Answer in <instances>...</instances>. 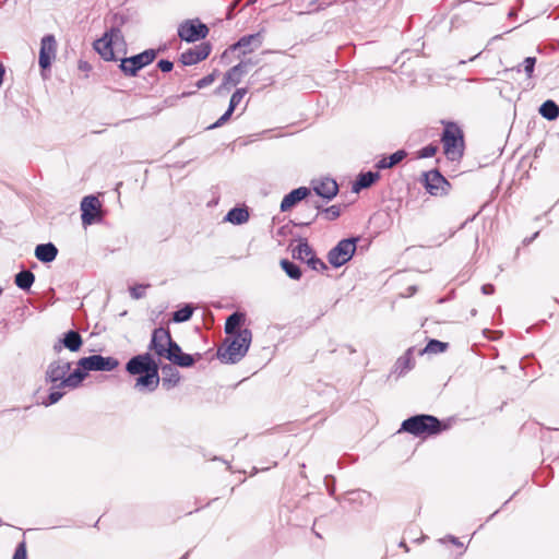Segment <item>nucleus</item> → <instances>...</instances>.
Here are the masks:
<instances>
[{
  "mask_svg": "<svg viewBox=\"0 0 559 559\" xmlns=\"http://www.w3.org/2000/svg\"><path fill=\"white\" fill-rule=\"evenodd\" d=\"M358 238L352 237L342 239L328 252V261L333 267H341L346 264L356 252Z\"/></svg>",
  "mask_w": 559,
  "mask_h": 559,
  "instance_id": "obj_5",
  "label": "nucleus"
},
{
  "mask_svg": "<svg viewBox=\"0 0 559 559\" xmlns=\"http://www.w3.org/2000/svg\"><path fill=\"white\" fill-rule=\"evenodd\" d=\"M450 540L457 547H463V544L454 536H450Z\"/></svg>",
  "mask_w": 559,
  "mask_h": 559,
  "instance_id": "obj_55",
  "label": "nucleus"
},
{
  "mask_svg": "<svg viewBox=\"0 0 559 559\" xmlns=\"http://www.w3.org/2000/svg\"><path fill=\"white\" fill-rule=\"evenodd\" d=\"M281 266L284 270V272L287 274L288 277H290L292 280H296V281L300 280L302 273H301L299 265H297L296 263H294L289 260L283 259L281 261Z\"/></svg>",
  "mask_w": 559,
  "mask_h": 559,
  "instance_id": "obj_32",
  "label": "nucleus"
},
{
  "mask_svg": "<svg viewBox=\"0 0 559 559\" xmlns=\"http://www.w3.org/2000/svg\"><path fill=\"white\" fill-rule=\"evenodd\" d=\"M293 258L301 261H306L309 255L313 252L312 248L309 246L307 239H300L299 243L293 248Z\"/></svg>",
  "mask_w": 559,
  "mask_h": 559,
  "instance_id": "obj_31",
  "label": "nucleus"
},
{
  "mask_svg": "<svg viewBox=\"0 0 559 559\" xmlns=\"http://www.w3.org/2000/svg\"><path fill=\"white\" fill-rule=\"evenodd\" d=\"M441 142L444 154L449 159L455 160L462 157L464 150V139L461 128L454 122L445 123L442 132Z\"/></svg>",
  "mask_w": 559,
  "mask_h": 559,
  "instance_id": "obj_4",
  "label": "nucleus"
},
{
  "mask_svg": "<svg viewBox=\"0 0 559 559\" xmlns=\"http://www.w3.org/2000/svg\"><path fill=\"white\" fill-rule=\"evenodd\" d=\"M448 348V343H443L438 340H430L424 349L419 350V354H439L443 353Z\"/></svg>",
  "mask_w": 559,
  "mask_h": 559,
  "instance_id": "obj_34",
  "label": "nucleus"
},
{
  "mask_svg": "<svg viewBox=\"0 0 559 559\" xmlns=\"http://www.w3.org/2000/svg\"><path fill=\"white\" fill-rule=\"evenodd\" d=\"M423 177L425 188L431 195H438L444 190L445 186H450L448 180L437 169L424 173Z\"/></svg>",
  "mask_w": 559,
  "mask_h": 559,
  "instance_id": "obj_12",
  "label": "nucleus"
},
{
  "mask_svg": "<svg viewBox=\"0 0 559 559\" xmlns=\"http://www.w3.org/2000/svg\"><path fill=\"white\" fill-rule=\"evenodd\" d=\"M35 282V275L29 270H22L14 277L15 285L23 290H29Z\"/></svg>",
  "mask_w": 559,
  "mask_h": 559,
  "instance_id": "obj_28",
  "label": "nucleus"
},
{
  "mask_svg": "<svg viewBox=\"0 0 559 559\" xmlns=\"http://www.w3.org/2000/svg\"><path fill=\"white\" fill-rule=\"evenodd\" d=\"M145 288H146V286H144V285H138V286L131 287L130 288L131 297L134 299H140V298L144 297Z\"/></svg>",
  "mask_w": 559,
  "mask_h": 559,
  "instance_id": "obj_48",
  "label": "nucleus"
},
{
  "mask_svg": "<svg viewBox=\"0 0 559 559\" xmlns=\"http://www.w3.org/2000/svg\"><path fill=\"white\" fill-rule=\"evenodd\" d=\"M445 429L437 417L432 415H415L402 423L401 431L408 432L415 437L438 435Z\"/></svg>",
  "mask_w": 559,
  "mask_h": 559,
  "instance_id": "obj_2",
  "label": "nucleus"
},
{
  "mask_svg": "<svg viewBox=\"0 0 559 559\" xmlns=\"http://www.w3.org/2000/svg\"><path fill=\"white\" fill-rule=\"evenodd\" d=\"M171 342V335L168 329L157 328L152 333L148 348L157 356H163L168 343Z\"/></svg>",
  "mask_w": 559,
  "mask_h": 559,
  "instance_id": "obj_15",
  "label": "nucleus"
},
{
  "mask_svg": "<svg viewBox=\"0 0 559 559\" xmlns=\"http://www.w3.org/2000/svg\"><path fill=\"white\" fill-rule=\"evenodd\" d=\"M245 314L242 312L231 313L225 322V333L228 335H236L240 330V325L245 322Z\"/></svg>",
  "mask_w": 559,
  "mask_h": 559,
  "instance_id": "obj_25",
  "label": "nucleus"
},
{
  "mask_svg": "<svg viewBox=\"0 0 559 559\" xmlns=\"http://www.w3.org/2000/svg\"><path fill=\"white\" fill-rule=\"evenodd\" d=\"M105 35L111 39V44H114L115 47L124 45V38L119 27H110L108 31L105 32Z\"/></svg>",
  "mask_w": 559,
  "mask_h": 559,
  "instance_id": "obj_37",
  "label": "nucleus"
},
{
  "mask_svg": "<svg viewBox=\"0 0 559 559\" xmlns=\"http://www.w3.org/2000/svg\"><path fill=\"white\" fill-rule=\"evenodd\" d=\"M481 293L484 295H492L495 293V286L492 284H484L481 286Z\"/></svg>",
  "mask_w": 559,
  "mask_h": 559,
  "instance_id": "obj_51",
  "label": "nucleus"
},
{
  "mask_svg": "<svg viewBox=\"0 0 559 559\" xmlns=\"http://www.w3.org/2000/svg\"><path fill=\"white\" fill-rule=\"evenodd\" d=\"M207 34L209 27L199 20H187L178 27V36L187 43H194L203 39Z\"/></svg>",
  "mask_w": 559,
  "mask_h": 559,
  "instance_id": "obj_7",
  "label": "nucleus"
},
{
  "mask_svg": "<svg viewBox=\"0 0 559 559\" xmlns=\"http://www.w3.org/2000/svg\"><path fill=\"white\" fill-rule=\"evenodd\" d=\"M480 55V52L476 53L474 57H471L469 60L473 61L474 59H476L478 56Z\"/></svg>",
  "mask_w": 559,
  "mask_h": 559,
  "instance_id": "obj_59",
  "label": "nucleus"
},
{
  "mask_svg": "<svg viewBox=\"0 0 559 559\" xmlns=\"http://www.w3.org/2000/svg\"><path fill=\"white\" fill-rule=\"evenodd\" d=\"M159 383L158 367L151 368L148 372H145L136 379L135 388L140 390H147L153 392Z\"/></svg>",
  "mask_w": 559,
  "mask_h": 559,
  "instance_id": "obj_19",
  "label": "nucleus"
},
{
  "mask_svg": "<svg viewBox=\"0 0 559 559\" xmlns=\"http://www.w3.org/2000/svg\"><path fill=\"white\" fill-rule=\"evenodd\" d=\"M252 341V333L249 329L239 331L225 348H218L217 357L226 364H236L247 354Z\"/></svg>",
  "mask_w": 559,
  "mask_h": 559,
  "instance_id": "obj_3",
  "label": "nucleus"
},
{
  "mask_svg": "<svg viewBox=\"0 0 559 559\" xmlns=\"http://www.w3.org/2000/svg\"><path fill=\"white\" fill-rule=\"evenodd\" d=\"M158 367L155 360L148 353L136 355L132 357L126 365V370L130 374H143L148 372L151 368Z\"/></svg>",
  "mask_w": 559,
  "mask_h": 559,
  "instance_id": "obj_11",
  "label": "nucleus"
},
{
  "mask_svg": "<svg viewBox=\"0 0 559 559\" xmlns=\"http://www.w3.org/2000/svg\"><path fill=\"white\" fill-rule=\"evenodd\" d=\"M255 2H257V0H249V1H248V5L253 4V3H255Z\"/></svg>",
  "mask_w": 559,
  "mask_h": 559,
  "instance_id": "obj_60",
  "label": "nucleus"
},
{
  "mask_svg": "<svg viewBox=\"0 0 559 559\" xmlns=\"http://www.w3.org/2000/svg\"><path fill=\"white\" fill-rule=\"evenodd\" d=\"M310 194V189L307 187H299L287 193L281 202V211L287 212L297 203L305 200Z\"/></svg>",
  "mask_w": 559,
  "mask_h": 559,
  "instance_id": "obj_18",
  "label": "nucleus"
},
{
  "mask_svg": "<svg viewBox=\"0 0 559 559\" xmlns=\"http://www.w3.org/2000/svg\"><path fill=\"white\" fill-rule=\"evenodd\" d=\"M189 556V552H186L180 559H187Z\"/></svg>",
  "mask_w": 559,
  "mask_h": 559,
  "instance_id": "obj_61",
  "label": "nucleus"
},
{
  "mask_svg": "<svg viewBox=\"0 0 559 559\" xmlns=\"http://www.w3.org/2000/svg\"><path fill=\"white\" fill-rule=\"evenodd\" d=\"M407 156L406 151L399 150L395 153L391 154L390 156H383L381 159H379L374 167L377 169H388L392 168L399 163H401L405 157Z\"/></svg>",
  "mask_w": 559,
  "mask_h": 559,
  "instance_id": "obj_23",
  "label": "nucleus"
},
{
  "mask_svg": "<svg viewBox=\"0 0 559 559\" xmlns=\"http://www.w3.org/2000/svg\"><path fill=\"white\" fill-rule=\"evenodd\" d=\"M192 93H183L182 96L191 95Z\"/></svg>",
  "mask_w": 559,
  "mask_h": 559,
  "instance_id": "obj_63",
  "label": "nucleus"
},
{
  "mask_svg": "<svg viewBox=\"0 0 559 559\" xmlns=\"http://www.w3.org/2000/svg\"><path fill=\"white\" fill-rule=\"evenodd\" d=\"M157 67L162 72H170L174 68V63L166 59H160L157 62Z\"/></svg>",
  "mask_w": 559,
  "mask_h": 559,
  "instance_id": "obj_49",
  "label": "nucleus"
},
{
  "mask_svg": "<svg viewBox=\"0 0 559 559\" xmlns=\"http://www.w3.org/2000/svg\"><path fill=\"white\" fill-rule=\"evenodd\" d=\"M323 214L328 221H334L341 215V206L340 205H331L323 210Z\"/></svg>",
  "mask_w": 559,
  "mask_h": 559,
  "instance_id": "obj_42",
  "label": "nucleus"
},
{
  "mask_svg": "<svg viewBox=\"0 0 559 559\" xmlns=\"http://www.w3.org/2000/svg\"><path fill=\"white\" fill-rule=\"evenodd\" d=\"M156 50L146 49L141 53L134 55L132 57L121 59L119 64V69L127 76H135L138 72L144 67L152 63L156 58Z\"/></svg>",
  "mask_w": 559,
  "mask_h": 559,
  "instance_id": "obj_6",
  "label": "nucleus"
},
{
  "mask_svg": "<svg viewBox=\"0 0 559 559\" xmlns=\"http://www.w3.org/2000/svg\"><path fill=\"white\" fill-rule=\"evenodd\" d=\"M210 52L211 45L207 43H202L182 52L180 56V61L183 66H192L206 59Z\"/></svg>",
  "mask_w": 559,
  "mask_h": 559,
  "instance_id": "obj_13",
  "label": "nucleus"
},
{
  "mask_svg": "<svg viewBox=\"0 0 559 559\" xmlns=\"http://www.w3.org/2000/svg\"><path fill=\"white\" fill-rule=\"evenodd\" d=\"M86 67H87V63H84V64L80 66L81 69H86Z\"/></svg>",
  "mask_w": 559,
  "mask_h": 559,
  "instance_id": "obj_62",
  "label": "nucleus"
},
{
  "mask_svg": "<svg viewBox=\"0 0 559 559\" xmlns=\"http://www.w3.org/2000/svg\"><path fill=\"white\" fill-rule=\"evenodd\" d=\"M262 40L263 37L261 32L242 36L238 39V41L229 46V48L223 53V57L227 56L229 51L234 52L237 50H241V55L245 56L254 49L260 48L262 46Z\"/></svg>",
  "mask_w": 559,
  "mask_h": 559,
  "instance_id": "obj_9",
  "label": "nucleus"
},
{
  "mask_svg": "<svg viewBox=\"0 0 559 559\" xmlns=\"http://www.w3.org/2000/svg\"><path fill=\"white\" fill-rule=\"evenodd\" d=\"M305 262L314 271L323 272L328 270L326 264L321 259L316 257L314 252H312Z\"/></svg>",
  "mask_w": 559,
  "mask_h": 559,
  "instance_id": "obj_38",
  "label": "nucleus"
},
{
  "mask_svg": "<svg viewBox=\"0 0 559 559\" xmlns=\"http://www.w3.org/2000/svg\"><path fill=\"white\" fill-rule=\"evenodd\" d=\"M78 366L90 371H111L119 366V360L110 356L92 355L82 357L78 361Z\"/></svg>",
  "mask_w": 559,
  "mask_h": 559,
  "instance_id": "obj_8",
  "label": "nucleus"
},
{
  "mask_svg": "<svg viewBox=\"0 0 559 559\" xmlns=\"http://www.w3.org/2000/svg\"><path fill=\"white\" fill-rule=\"evenodd\" d=\"M538 231H536L533 236L528 237V238H525L524 239V245H530L532 241H534L536 239V237L538 236Z\"/></svg>",
  "mask_w": 559,
  "mask_h": 559,
  "instance_id": "obj_53",
  "label": "nucleus"
},
{
  "mask_svg": "<svg viewBox=\"0 0 559 559\" xmlns=\"http://www.w3.org/2000/svg\"><path fill=\"white\" fill-rule=\"evenodd\" d=\"M83 340L79 332L70 330L63 334L61 338L53 345V350L60 353L61 349L68 348L71 352H78L82 347Z\"/></svg>",
  "mask_w": 559,
  "mask_h": 559,
  "instance_id": "obj_16",
  "label": "nucleus"
},
{
  "mask_svg": "<svg viewBox=\"0 0 559 559\" xmlns=\"http://www.w3.org/2000/svg\"><path fill=\"white\" fill-rule=\"evenodd\" d=\"M12 559H27L25 542L17 544Z\"/></svg>",
  "mask_w": 559,
  "mask_h": 559,
  "instance_id": "obj_47",
  "label": "nucleus"
},
{
  "mask_svg": "<svg viewBox=\"0 0 559 559\" xmlns=\"http://www.w3.org/2000/svg\"><path fill=\"white\" fill-rule=\"evenodd\" d=\"M241 62H247V68L258 64L259 60L246 59L241 60Z\"/></svg>",
  "mask_w": 559,
  "mask_h": 559,
  "instance_id": "obj_54",
  "label": "nucleus"
},
{
  "mask_svg": "<svg viewBox=\"0 0 559 559\" xmlns=\"http://www.w3.org/2000/svg\"><path fill=\"white\" fill-rule=\"evenodd\" d=\"M58 255V249L52 242L40 243L35 248V257L43 263L52 262Z\"/></svg>",
  "mask_w": 559,
  "mask_h": 559,
  "instance_id": "obj_21",
  "label": "nucleus"
},
{
  "mask_svg": "<svg viewBox=\"0 0 559 559\" xmlns=\"http://www.w3.org/2000/svg\"><path fill=\"white\" fill-rule=\"evenodd\" d=\"M535 64H536V58L535 57H526L524 59V61L522 63V67H523V70H524V72H525L527 78H532ZM521 70H522V68H521V66H519L516 68V71L521 72Z\"/></svg>",
  "mask_w": 559,
  "mask_h": 559,
  "instance_id": "obj_40",
  "label": "nucleus"
},
{
  "mask_svg": "<svg viewBox=\"0 0 559 559\" xmlns=\"http://www.w3.org/2000/svg\"><path fill=\"white\" fill-rule=\"evenodd\" d=\"M56 56V40L52 35H46L40 43L39 51V66L41 69H47L51 64V60Z\"/></svg>",
  "mask_w": 559,
  "mask_h": 559,
  "instance_id": "obj_14",
  "label": "nucleus"
},
{
  "mask_svg": "<svg viewBox=\"0 0 559 559\" xmlns=\"http://www.w3.org/2000/svg\"><path fill=\"white\" fill-rule=\"evenodd\" d=\"M242 76H240L237 68H230L224 75L222 87L227 85H237L241 81Z\"/></svg>",
  "mask_w": 559,
  "mask_h": 559,
  "instance_id": "obj_35",
  "label": "nucleus"
},
{
  "mask_svg": "<svg viewBox=\"0 0 559 559\" xmlns=\"http://www.w3.org/2000/svg\"><path fill=\"white\" fill-rule=\"evenodd\" d=\"M414 347H409L406 353L395 362V372L400 376L406 373L414 367Z\"/></svg>",
  "mask_w": 559,
  "mask_h": 559,
  "instance_id": "obj_24",
  "label": "nucleus"
},
{
  "mask_svg": "<svg viewBox=\"0 0 559 559\" xmlns=\"http://www.w3.org/2000/svg\"><path fill=\"white\" fill-rule=\"evenodd\" d=\"M379 179L380 174L378 171L360 173L353 185V189L354 191L359 192L362 189L371 187Z\"/></svg>",
  "mask_w": 559,
  "mask_h": 559,
  "instance_id": "obj_22",
  "label": "nucleus"
},
{
  "mask_svg": "<svg viewBox=\"0 0 559 559\" xmlns=\"http://www.w3.org/2000/svg\"><path fill=\"white\" fill-rule=\"evenodd\" d=\"M400 546L404 547L406 549V551L408 550V548H407V546H406V544L404 542H401Z\"/></svg>",
  "mask_w": 559,
  "mask_h": 559,
  "instance_id": "obj_58",
  "label": "nucleus"
},
{
  "mask_svg": "<svg viewBox=\"0 0 559 559\" xmlns=\"http://www.w3.org/2000/svg\"><path fill=\"white\" fill-rule=\"evenodd\" d=\"M438 151V146L435 145V144H428L426 146H424L419 152H418V157L419 158H429V157H432Z\"/></svg>",
  "mask_w": 559,
  "mask_h": 559,
  "instance_id": "obj_43",
  "label": "nucleus"
},
{
  "mask_svg": "<svg viewBox=\"0 0 559 559\" xmlns=\"http://www.w3.org/2000/svg\"><path fill=\"white\" fill-rule=\"evenodd\" d=\"M539 114L547 120H555L559 117V106L551 99H548L539 107Z\"/></svg>",
  "mask_w": 559,
  "mask_h": 559,
  "instance_id": "obj_30",
  "label": "nucleus"
},
{
  "mask_svg": "<svg viewBox=\"0 0 559 559\" xmlns=\"http://www.w3.org/2000/svg\"><path fill=\"white\" fill-rule=\"evenodd\" d=\"M233 112H234L233 108H227L225 114L223 116H221V118L216 122H214L212 126H210L209 129H216V128L222 127L224 123H226L230 119Z\"/></svg>",
  "mask_w": 559,
  "mask_h": 559,
  "instance_id": "obj_45",
  "label": "nucleus"
},
{
  "mask_svg": "<svg viewBox=\"0 0 559 559\" xmlns=\"http://www.w3.org/2000/svg\"><path fill=\"white\" fill-rule=\"evenodd\" d=\"M215 80H216V72L214 71L213 73H210V74L205 75L204 78L200 79L195 83V86L199 90H201V88H204V87L211 85Z\"/></svg>",
  "mask_w": 559,
  "mask_h": 559,
  "instance_id": "obj_44",
  "label": "nucleus"
},
{
  "mask_svg": "<svg viewBox=\"0 0 559 559\" xmlns=\"http://www.w3.org/2000/svg\"><path fill=\"white\" fill-rule=\"evenodd\" d=\"M249 219V212L245 207H233L227 215L225 216V221L235 225H240Z\"/></svg>",
  "mask_w": 559,
  "mask_h": 559,
  "instance_id": "obj_29",
  "label": "nucleus"
},
{
  "mask_svg": "<svg viewBox=\"0 0 559 559\" xmlns=\"http://www.w3.org/2000/svg\"><path fill=\"white\" fill-rule=\"evenodd\" d=\"M307 202H309L317 210H321V207H322V205L318 201L308 200Z\"/></svg>",
  "mask_w": 559,
  "mask_h": 559,
  "instance_id": "obj_56",
  "label": "nucleus"
},
{
  "mask_svg": "<svg viewBox=\"0 0 559 559\" xmlns=\"http://www.w3.org/2000/svg\"><path fill=\"white\" fill-rule=\"evenodd\" d=\"M102 204L94 195L84 197L81 202V219L84 226L92 225L96 222Z\"/></svg>",
  "mask_w": 559,
  "mask_h": 559,
  "instance_id": "obj_10",
  "label": "nucleus"
},
{
  "mask_svg": "<svg viewBox=\"0 0 559 559\" xmlns=\"http://www.w3.org/2000/svg\"><path fill=\"white\" fill-rule=\"evenodd\" d=\"M193 310L194 309L191 305H185L173 313L174 322L181 323L190 320L193 314Z\"/></svg>",
  "mask_w": 559,
  "mask_h": 559,
  "instance_id": "obj_33",
  "label": "nucleus"
},
{
  "mask_svg": "<svg viewBox=\"0 0 559 559\" xmlns=\"http://www.w3.org/2000/svg\"><path fill=\"white\" fill-rule=\"evenodd\" d=\"M70 369L71 362L63 359L53 360L48 365L45 380L51 384V388L47 401L44 402L46 406L53 405L62 399L64 393L61 392V389L67 386H63L61 382L67 379Z\"/></svg>",
  "mask_w": 559,
  "mask_h": 559,
  "instance_id": "obj_1",
  "label": "nucleus"
},
{
  "mask_svg": "<svg viewBox=\"0 0 559 559\" xmlns=\"http://www.w3.org/2000/svg\"><path fill=\"white\" fill-rule=\"evenodd\" d=\"M195 362V359L192 355L190 354H186V353H181L180 355H178L176 357V359L174 360V365H177L179 367H182V368H189V367H192Z\"/></svg>",
  "mask_w": 559,
  "mask_h": 559,
  "instance_id": "obj_39",
  "label": "nucleus"
},
{
  "mask_svg": "<svg viewBox=\"0 0 559 559\" xmlns=\"http://www.w3.org/2000/svg\"><path fill=\"white\" fill-rule=\"evenodd\" d=\"M94 49L105 61H115L114 44L105 34L93 44Z\"/></svg>",
  "mask_w": 559,
  "mask_h": 559,
  "instance_id": "obj_20",
  "label": "nucleus"
},
{
  "mask_svg": "<svg viewBox=\"0 0 559 559\" xmlns=\"http://www.w3.org/2000/svg\"><path fill=\"white\" fill-rule=\"evenodd\" d=\"M233 68H237L240 76H243L248 72L247 62H239L238 64L234 66Z\"/></svg>",
  "mask_w": 559,
  "mask_h": 559,
  "instance_id": "obj_50",
  "label": "nucleus"
},
{
  "mask_svg": "<svg viewBox=\"0 0 559 559\" xmlns=\"http://www.w3.org/2000/svg\"><path fill=\"white\" fill-rule=\"evenodd\" d=\"M328 490H329L330 496H333V495H334V490H335V489H334V486H329V485H328Z\"/></svg>",
  "mask_w": 559,
  "mask_h": 559,
  "instance_id": "obj_57",
  "label": "nucleus"
},
{
  "mask_svg": "<svg viewBox=\"0 0 559 559\" xmlns=\"http://www.w3.org/2000/svg\"><path fill=\"white\" fill-rule=\"evenodd\" d=\"M87 371L88 370H84L83 368L78 366V368L75 370H73L72 372L69 371L67 379L63 380L61 382V384H63V386H67L69 389H76L82 383V381L85 379Z\"/></svg>",
  "mask_w": 559,
  "mask_h": 559,
  "instance_id": "obj_27",
  "label": "nucleus"
},
{
  "mask_svg": "<svg viewBox=\"0 0 559 559\" xmlns=\"http://www.w3.org/2000/svg\"><path fill=\"white\" fill-rule=\"evenodd\" d=\"M233 112H234L233 108H227L225 114L223 116H221V118L216 122H214L212 126H210L209 129H216V128L222 127L224 123H226L230 119Z\"/></svg>",
  "mask_w": 559,
  "mask_h": 559,
  "instance_id": "obj_46",
  "label": "nucleus"
},
{
  "mask_svg": "<svg viewBox=\"0 0 559 559\" xmlns=\"http://www.w3.org/2000/svg\"><path fill=\"white\" fill-rule=\"evenodd\" d=\"M239 1L240 0H234V2L229 5V8H228V15H227L228 19H231L233 11L238 5Z\"/></svg>",
  "mask_w": 559,
  "mask_h": 559,
  "instance_id": "obj_52",
  "label": "nucleus"
},
{
  "mask_svg": "<svg viewBox=\"0 0 559 559\" xmlns=\"http://www.w3.org/2000/svg\"><path fill=\"white\" fill-rule=\"evenodd\" d=\"M181 353V347L171 338V342L168 343L162 357L166 358L170 362H174L176 357Z\"/></svg>",
  "mask_w": 559,
  "mask_h": 559,
  "instance_id": "obj_36",
  "label": "nucleus"
},
{
  "mask_svg": "<svg viewBox=\"0 0 559 559\" xmlns=\"http://www.w3.org/2000/svg\"><path fill=\"white\" fill-rule=\"evenodd\" d=\"M162 374L163 385L167 386V389L177 385L180 380L179 371L171 365H164L162 367Z\"/></svg>",
  "mask_w": 559,
  "mask_h": 559,
  "instance_id": "obj_26",
  "label": "nucleus"
},
{
  "mask_svg": "<svg viewBox=\"0 0 559 559\" xmlns=\"http://www.w3.org/2000/svg\"><path fill=\"white\" fill-rule=\"evenodd\" d=\"M312 189L317 195L332 200L338 192V185L332 178H324L320 181H313Z\"/></svg>",
  "mask_w": 559,
  "mask_h": 559,
  "instance_id": "obj_17",
  "label": "nucleus"
},
{
  "mask_svg": "<svg viewBox=\"0 0 559 559\" xmlns=\"http://www.w3.org/2000/svg\"><path fill=\"white\" fill-rule=\"evenodd\" d=\"M246 94L247 88H237L230 97L228 108H233V110L235 111L236 107L240 104Z\"/></svg>",
  "mask_w": 559,
  "mask_h": 559,
  "instance_id": "obj_41",
  "label": "nucleus"
}]
</instances>
